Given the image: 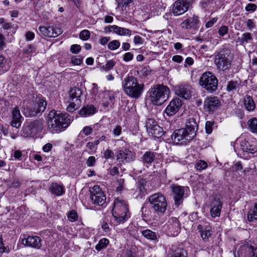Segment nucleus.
Wrapping results in <instances>:
<instances>
[{
  "mask_svg": "<svg viewBox=\"0 0 257 257\" xmlns=\"http://www.w3.org/2000/svg\"><path fill=\"white\" fill-rule=\"evenodd\" d=\"M257 6L254 4H248L245 8V10L247 12H253L256 9Z\"/></svg>",
  "mask_w": 257,
  "mask_h": 257,
  "instance_id": "nucleus-62",
  "label": "nucleus"
},
{
  "mask_svg": "<svg viewBox=\"0 0 257 257\" xmlns=\"http://www.w3.org/2000/svg\"><path fill=\"white\" fill-rule=\"evenodd\" d=\"M82 91L80 88L78 87H73L70 91L69 99L73 101L81 100L80 97L82 95Z\"/></svg>",
  "mask_w": 257,
  "mask_h": 257,
  "instance_id": "nucleus-32",
  "label": "nucleus"
},
{
  "mask_svg": "<svg viewBox=\"0 0 257 257\" xmlns=\"http://www.w3.org/2000/svg\"><path fill=\"white\" fill-rule=\"evenodd\" d=\"M180 26L182 29H189L192 27L191 26L190 22L188 21V19L184 21L181 24Z\"/></svg>",
  "mask_w": 257,
  "mask_h": 257,
  "instance_id": "nucleus-60",
  "label": "nucleus"
},
{
  "mask_svg": "<svg viewBox=\"0 0 257 257\" xmlns=\"http://www.w3.org/2000/svg\"><path fill=\"white\" fill-rule=\"evenodd\" d=\"M175 93L181 97L187 99L191 96V86L188 84H181L175 86Z\"/></svg>",
  "mask_w": 257,
  "mask_h": 257,
  "instance_id": "nucleus-18",
  "label": "nucleus"
},
{
  "mask_svg": "<svg viewBox=\"0 0 257 257\" xmlns=\"http://www.w3.org/2000/svg\"><path fill=\"white\" fill-rule=\"evenodd\" d=\"M158 123L155 120L152 118H148L146 122V127L148 132L152 129Z\"/></svg>",
  "mask_w": 257,
  "mask_h": 257,
  "instance_id": "nucleus-44",
  "label": "nucleus"
},
{
  "mask_svg": "<svg viewBox=\"0 0 257 257\" xmlns=\"http://www.w3.org/2000/svg\"><path fill=\"white\" fill-rule=\"evenodd\" d=\"M67 217L71 222H74L78 219L77 212L74 210H72L68 213Z\"/></svg>",
  "mask_w": 257,
  "mask_h": 257,
  "instance_id": "nucleus-49",
  "label": "nucleus"
},
{
  "mask_svg": "<svg viewBox=\"0 0 257 257\" xmlns=\"http://www.w3.org/2000/svg\"><path fill=\"white\" fill-rule=\"evenodd\" d=\"M180 230L181 225L178 219L173 217L169 218L166 224V232L167 235L170 236H177Z\"/></svg>",
  "mask_w": 257,
  "mask_h": 257,
  "instance_id": "nucleus-13",
  "label": "nucleus"
},
{
  "mask_svg": "<svg viewBox=\"0 0 257 257\" xmlns=\"http://www.w3.org/2000/svg\"><path fill=\"white\" fill-rule=\"evenodd\" d=\"M23 244L36 248H39L41 246V239L37 236H27L23 235L20 237Z\"/></svg>",
  "mask_w": 257,
  "mask_h": 257,
  "instance_id": "nucleus-17",
  "label": "nucleus"
},
{
  "mask_svg": "<svg viewBox=\"0 0 257 257\" xmlns=\"http://www.w3.org/2000/svg\"><path fill=\"white\" fill-rule=\"evenodd\" d=\"M113 156V152L109 149H106L103 153V157L106 159L112 158Z\"/></svg>",
  "mask_w": 257,
  "mask_h": 257,
  "instance_id": "nucleus-59",
  "label": "nucleus"
},
{
  "mask_svg": "<svg viewBox=\"0 0 257 257\" xmlns=\"http://www.w3.org/2000/svg\"><path fill=\"white\" fill-rule=\"evenodd\" d=\"M68 102L69 103V105L67 107V110L69 112H73L76 109H77L79 107L81 101V100H75L73 101L70 99H68Z\"/></svg>",
  "mask_w": 257,
  "mask_h": 257,
  "instance_id": "nucleus-36",
  "label": "nucleus"
},
{
  "mask_svg": "<svg viewBox=\"0 0 257 257\" xmlns=\"http://www.w3.org/2000/svg\"><path fill=\"white\" fill-rule=\"evenodd\" d=\"M39 30L41 35L49 38L57 37L63 32L61 28L51 25L40 26Z\"/></svg>",
  "mask_w": 257,
  "mask_h": 257,
  "instance_id": "nucleus-15",
  "label": "nucleus"
},
{
  "mask_svg": "<svg viewBox=\"0 0 257 257\" xmlns=\"http://www.w3.org/2000/svg\"><path fill=\"white\" fill-rule=\"evenodd\" d=\"M228 32V28L226 26H222L218 29V34L221 37L224 36Z\"/></svg>",
  "mask_w": 257,
  "mask_h": 257,
  "instance_id": "nucleus-50",
  "label": "nucleus"
},
{
  "mask_svg": "<svg viewBox=\"0 0 257 257\" xmlns=\"http://www.w3.org/2000/svg\"><path fill=\"white\" fill-rule=\"evenodd\" d=\"M48 127L51 132H58L67 128L70 119L67 113H61L59 111H50L46 119Z\"/></svg>",
  "mask_w": 257,
  "mask_h": 257,
  "instance_id": "nucleus-1",
  "label": "nucleus"
},
{
  "mask_svg": "<svg viewBox=\"0 0 257 257\" xmlns=\"http://www.w3.org/2000/svg\"><path fill=\"white\" fill-rule=\"evenodd\" d=\"M250 131L254 133H257V118L253 117L249 119L247 123Z\"/></svg>",
  "mask_w": 257,
  "mask_h": 257,
  "instance_id": "nucleus-38",
  "label": "nucleus"
},
{
  "mask_svg": "<svg viewBox=\"0 0 257 257\" xmlns=\"http://www.w3.org/2000/svg\"><path fill=\"white\" fill-rule=\"evenodd\" d=\"M148 133L152 134L154 137L160 138L162 136L163 131L162 128L157 124L148 132Z\"/></svg>",
  "mask_w": 257,
  "mask_h": 257,
  "instance_id": "nucleus-37",
  "label": "nucleus"
},
{
  "mask_svg": "<svg viewBox=\"0 0 257 257\" xmlns=\"http://www.w3.org/2000/svg\"><path fill=\"white\" fill-rule=\"evenodd\" d=\"M142 234L148 239L156 240L158 239V235L157 233L150 229L143 230L142 231Z\"/></svg>",
  "mask_w": 257,
  "mask_h": 257,
  "instance_id": "nucleus-35",
  "label": "nucleus"
},
{
  "mask_svg": "<svg viewBox=\"0 0 257 257\" xmlns=\"http://www.w3.org/2000/svg\"><path fill=\"white\" fill-rule=\"evenodd\" d=\"M194 132L189 133L184 128L176 130L172 136V139L176 144H186L194 139Z\"/></svg>",
  "mask_w": 257,
  "mask_h": 257,
  "instance_id": "nucleus-10",
  "label": "nucleus"
},
{
  "mask_svg": "<svg viewBox=\"0 0 257 257\" xmlns=\"http://www.w3.org/2000/svg\"><path fill=\"white\" fill-rule=\"evenodd\" d=\"M124 182L123 179L120 178L117 179L115 188L116 192H120L123 189Z\"/></svg>",
  "mask_w": 257,
  "mask_h": 257,
  "instance_id": "nucleus-47",
  "label": "nucleus"
},
{
  "mask_svg": "<svg viewBox=\"0 0 257 257\" xmlns=\"http://www.w3.org/2000/svg\"><path fill=\"white\" fill-rule=\"evenodd\" d=\"M239 143V149L243 152L254 154L257 152V146L250 144L245 139H240L238 140Z\"/></svg>",
  "mask_w": 257,
  "mask_h": 257,
  "instance_id": "nucleus-22",
  "label": "nucleus"
},
{
  "mask_svg": "<svg viewBox=\"0 0 257 257\" xmlns=\"http://www.w3.org/2000/svg\"><path fill=\"white\" fill-rule=\"evenodd\" d=\"M49 190L52 194L57 196L62 195L65 192L63 185L57 183H52Z\"/></svg>",
  "mask_w": 257,
  "mask_h": 257,
  "instance_id": "nucleus-25",
  "label": "nucleus"
},
{
  "mask_svg": "<svg viewBox=\"0 0 257 257\" xmlns=\"http://www.w3.org/2000/svg\"><path fill=\"white\" fill-rule=\"evenodd\" d=\"M116 2L117 4L118 8L125 10V8L129 7L130 5L132 3V0H116Z\"/></svg>",
  "mask_w": 257,
  "mask_h": 257,
  "instance_id": "nucleus-41",
  "label": "nucleus"
},
{
  "mask_svg": "<svg viewBox=\"0 0 257 257\" xmlns=\"http://www.w3.org/2000/svg\"><path fill=\"white\" fill-rule=\"evenodd\" d=\"M197 126L198 125L195 119L193 117H191L187 120L186 124V127L184 128L189 133H191V131L193 133V131L194 136L195 137L196 132L197 130Z\"/></svg>",
  "mask_w": 257,
  "mask_h": 257,
  "instance_id": "nucleus-30",
  "label": "nucleus"
},
{
  "mask_svg": "<svg viewBox=\"0 0 257 257\" xmlns=\"http://www.w3.org/2000/svg\"><path fill=\"white\" fill-rule=\"evenodd\" d=\"M86 165L88 167L94 166L96 164V159L94 156H90L86 161Z\"/></svg>",
  "mask_w": 257,
  "mask_h": 257,
  "instance_id": "nucleus-54",
  "label": "nucleus"
},
{
  "mask_svg": "<svg viewBox=\"0 0 257 257\" xmlns=\"http://www.w3.org/2000/svg\"><path fill=\"white\" fill-rule=\"evenodd\" d=\"M239 83L237 81L231 80L228 82L226 90L228 92H232L235 90L239 86Z\"/></svg>",
  "mask_w": 257,
  "mask_h": 257,
  "instance_id": "nucleus-40",
  "label": "nucleus"
},
{
  "mask_svg": "<svg viewBox=\"0 0 257 257\" xmlns=\"http://www.w3.org/2000/svg\"><path fill=\"white\" fill-rule=\"evenodd\" d=\"M121 133V127L119 125H117L112 130V134L114 137H118Z\"/></svg>",
  "mask_w": 257,
  "mask_h": 257,
  "instance_id": "nucleus-55",
  "label": "nucleus"
},
{
  "mask_svg": "<svg viewBox=\"0 0 257 257\" xmlns=\"http://www.w3.org/2000/svg\"><path fill=\"white\" fill-rule=\"evenodd\" d=\"M46 101L43 99H40L36 103L33 108H26L24 113L26 117H32L36 116L38 113L43 112L46 107Z\"/></svg>",
  "mask_w": 257,
  "mask_h": 257,
  "instance_id": "nucleus-14",
  "label": "nucleus"
},
{
  "mask_svg": "<svg viewBox=\"0 0 257 257\" xmlns=\"http://www.w3.org/2000/svg\"><path fill=\"white\" fill-rule=\"evenodd\" d=\"M171 188L173 193L175 204L176 205L179 206L183 202L185 191V189H187V187L177 185H172Z\"/></svg>",
  "mask_w": 257,
  "mask_h": 257,
  "instance_id": "nucleus-16",
  "label": "nucleus"
},
{
  "mask_svg": "<svg viewBox=\"0 0 257 257\" xmlns=\"http://www.w3.org/2000/svg\"><path fill=\"white\" fill-rule=\"evenodd\" d=\"M214 124L213 121H207L205 124L206 132L207 134H210L212 131V126Z\"/></svg>",
  "mask_w": 257,
  "mask_h": 257,
  "instance_id": "nucleus-57",
  "label": "nucleus"
},
{
  "mask_svg": "<svg viewBox=\"0 0 257 257\" xmlns=\"http://www.w3.org/2000/svg\"><path fill=\"white\" fill-rule=\"evenodd\" d=\"M122 86L124 93L134 98L140 97L144 89V84L139 83L137 79L133 76L125 77L122 82Z\"/></svg>",
  "mask_w": 257,
  "mask_h": 257,
  "instance_id": "nucleus-2",
  "label": "nucleus"
},
{
  "mask_svg": "<svg viewBox=\"0 0 257 257\" xmlns=\"http://www.w3.org/2000/svg\"><path fill=\"white\" fill-rule=\"evenodd\" d=\"M199 84L207 91L211 93L217 88L218 79L211 72H205L200 78Z\"/></svg>",
  "mask_w": 257,
  "mask_h": 257,
  "instance_id": "nucleus-6",
  "label": "nucleus"
},
{
  "mask_svg": "<svg viewBox=\"0 0 257 257\" xmlns=\"http://www.w3.org/2000/svg\"><path fill=\"white\" fill-rule=\"evenodd\" d=\"M115 156L116 161L121 164L133 162L136 158L135 152L126 148L118 151L115 153Z\"/></svg>",
  "mask_w": 257,
  "mask_h": 257,
  "instance_id": "nucleus-11",
  "label": "nucleus"
},
{
  "mask_svg": "<svg viewBox=\"0 0 257 257\" xmlns=\"http://www.w3.org/2000/svg\"><path fill=\"white\" fill-rule=\"evenodd\" d=\"M114 28V33L120 36H128L131 35L132 31L125 28H122L115 25L113 27Z\"/></svg>",
  "mask_w": 257,
  "mask_h": 257,
  "instance_id": "nucleus-33",
  "label": "nucleus"
},
{
  "mask_svg": "<svg viewBox=\"0 0 257 257\" xmlns=\"http://www.w3.org/2000/svg\"><path fill=\"white\" fill-rule=\"evenodd\" d=\"M126 257H138L135 249L131 248L126 252Z\"/></svg>",
  "mask_w": 257,
  "mask_h": 257,
  "instance_id": "nucleus-61",
  "label": "nucleus"
},
{
  "mask_svg": "<svg viewBox=\"0 0 257 257\" xmlns=\"http://www.w3.org/2000/svg\"><path fill=\"white\" fill-rule=\"evenodd\" d=\"M90 36V33L87 30H84L80 32L79 34V38L80 39L86 41L88 40Z\"/></svg>",
  "mask_w": 257,
  "mask_h": 257,
  "instance_id": "nucleus-48",
  "label": "nucleus"
},
{
  "mask_svg": "<svg viewBox=\"0 0 257 257\" xmlns=\"http://www.w3.org/2000/svg\"><path fill=\"white\" fill-rule=\"evenodd\" d=\"M115 65V62L112 60L108 61L106 63L101 67V70L104 71H108L111 70Z\"/></svg>",
  "mask_w": 257,
  "mask_h": 257,
  "instance_id": "nucleus-42",
  "label": "nucleus"
},
{
  "mask_svg": "<svg viewBox=\"0 0 257 257\" xmlns=\"http://www.w3.org/2000/svg\"><path fill=\"white\" fill-rule=\"evenodd\" d=\"M220 102L217 97L207 98L204 102V108L208 111H213L220 105Z\"/></svg>",
  "mask_w": 257,
  "mask_h": 257,
  "instance_id": "nucleus-21",
  "label": "nucleus"
},
{
  "mask_svg": "<svg viewBox=\"0 0 257 257\" xmlns=\"http://www.w3.org/2000/svg\"><path fill=\"white\" fill-rule=\"evenodd\" d=\"M207 163L204 160H201L197 161L195 165V168L198 171L204 170L207 168Z\"/></svg>",
  "mask_w": 257,
  "mask_h": 257,
  "instance_id": "nucleus-43",
  "label": "nucleus"
},
{
  "mask_svg": "<svg viewBox=\"0 0 257 257\" xmlns=\"http://www.w3.org/2000/svg\"><path fill=\"white\" fill-rule=\"evenodd\" d=\"M231 62L232 57L227 50H221L215 56L214 64L219 70L229 69Z\"/></svg>",
  "mask_w": 257,
  "mask_h": 257,
  "instance_id": "nucleus-7",
  "label": "nucleus"
},
{
  "mask_svg": "<svg viewBox=\"0 0 257 257\" xmlns=\"http://www.w3.org/2000/svg\"><path fill=\"white\" fill-rule=\"evenodd\" d=\"M232 170L235 172H238L243 169V166L240 162H236L232 167Z\"/></svg>",
  "mask_w": 257,
  "mask_h": 257,
  "instance_id": "nucleus-58",
  "label": "nucleus"
},
{
  "mask_svg": "<svg viewBox=\"0 0 257 257\" xmlns=\"http://www.w3.org/2000/svg\"><path fill=\"white\" fill-rule=\"evenodd\" d=\"M235 257H257V248L248 243L236 245Z\"/></svg>",
  "mask_w": 257,
  "mask_h": 257,
  "instance_id": "nucleus-8",
  "label": "nucleus"
},
{
  "mask_svg": "<svg viewBox=\"0 0 257 257\" xmlns=\"http://www.w3.org/2000/svg\"><path fill=\"white\" fill-rule=\"evenodd\" d=\"M182 104V101L179 98L173 99L165 109V112L167 115L172 116L175 114L178 111Z\"/></svg>",
  "mask_w": 257,
  "mask_h": 257,
  "instance_id": "nucleus-20",
  "label": "nucleus"
},
{
  "mask_svg": "<svg viewBox=\"0 0 257 257\" xmlns=\"http://www.w3.org/2000/svg\"><path fill=\"white\" fill-rule=\"evenodd\" d=\"M170 89L164 85H156L151 88L150 96L152 102L155 105H160L164 103L169 97Z\"/></svg>",
  "mask_w": 257,
  "mask_h": 257,
  "instance_id": "nucleus-4",
  "label": "nucleus"
},
{
  "mask_svg": "<svg viewBox=\"0 0 257 257\" xmlns=\"http://www.w3.org/2000/svg\"><path fill=\"white\" fill-rule=\"evenodd\" d=\"M23 117L18 107L13 108L12 112L11 125L17 128H19L22 122Z\"/></svg>",
  "mask_w": 257,
  "mask_h": 257,
  "instance_id": "nucleus-23",
  "label": "nucleus"
},
{
  "mask_svg": "<svg viewBox=\"0 0 257 257\" xmlns=\"http://www.w3.org/2000/svg\"><path fill=\"white\" fill-rule=\"evenodd\" d=\"M109 243V240L106 238H103L101 239L97 244L95 246V249L98 250L100 251L105 248L106 247L107 245Z\"/></svg>",
  "mask_w": 257,
  "mask_h": 257,
  "instance_id": "nucleus-39",
  "label": "nucleus"
},
{
  "mask_svg": "<svg viewBox=\"0 0 257 257\" xmlns=\"http://www.w3.org/2000/svg\"><path fill=\"white\" fill-rule=\"evenodd\" d=\"M188 20L189 22H190L191 26H192V27H196L199 22L198 18L197 16H193V17L189 18Z\"/></svg>",
  "mask_w": 257,
  "mask_h": 257,
  "instance_id": "nucleus-52",
  "label": "nucleus"
},
{
  "mask_svg": "<svg viewBox=\"0 0 257 257\" xmlns=\"http://www.w3.org/2000/svg\"><path fill=\"white\" fill-rule=\"evenodd\" d=\"M222 204L221 202L218 200H214L212 202V208L210 210L211 215L213 217L219 216Z\"/></svg>",
  "mask_w": 257,
  "mask_h": 257,
  "instance_id": "nucleus-28",
  "label": "nucleus"
},
{
  "mask_svg": "<svg viewBox=\"0 0 257 257\" xmlns=\"http://www.w3.org/2000/svg\"><path fill=\"white\" fill-rule=\"evenodd\" d=\"M197 229L201 233V236L203 240L205 241H209V238L211 236V227L206 226L204 227L202 225L199 224L197 226Z\"/></svg>",
  "mask_w": 257,
  "mask_h": 257,
  "instance_id": "nucleus-26",
  "label": "nucleus"
},
{
  "mask_svg": "<svg viewBox=\"0 0 257 257\" xmlns=\"http://www.w3.org/2000/svg\"><path fill=\"white\" fill-rule=\"evenodd\" d=\"M247 218L250 222L257 219V203H255L253 207L248 211Z\"/></svg>",
  "mask_w": 257,
  "mask_h": 257,
  "instance_id": "nucleus-34",
  "label": "nucleus"
},
{
  "mask_svg": "<svg viewBox=\"0 0 257 257\" xmlns=\"http://www.w3.org/2000/svg\"><path fill=\"white\" fill-rule=\"evenodd\" d=\"M157 153L153 151H147L141 157L143 165L147 167L150 166L156 159Z\"/></svg>",
  "mask_w": 257,
  "mask_h": 257,
  "instance_id": "nucleus-24",
  "label": "nucleus"
},
{
  "mask_svg": "<svg viewBox=\"0 0 257 257\" xmlns=\"http://www.w3.org/2000/svg\"><path fill=\"white\" fill-rule=\"evenodd\" d=\"M148 201L151 208L158 214H163L167 209V202L165 196L161 193H155L149 197Z\"/></svg>",
  "mask_w": 257,
  "mask_h": 257,
  "instance_id": "nucleus-5",
  "label": "nucleus"
},
{
  "mask_svg": "<svg viewBox=\"0 0 257 257\" xmlns=\"http://www.w3.org/2000/svg\"><path fill=\"white\" fill-rule=\"evenodd\" d=\"M189 7L187 3L183 0H177L173 5L172 12L174 16H179L187 12Z\"/></svg>",
  "mask_w": 257,
  "mask_h": 257,
  "instance_id": "nucleus-19",
  "label": "nucleus"
},
{
  "mask_svg": "<svg viewBox=\"0 0 257 257\" xmlns=\"http://www.w3.org/2000/svg\"><path fill=\"white\" fill-rule=\"evenodd\" d=\"M82 62V58H77L75 56L72 57L71 60V63L75 65H80Z\"/></svg>",
  "mask_w": 257,
  "mask_h": 257,
  "instance_id": "nucleus-56",
  "label": "nucleus"
},
{
  "mask_svg": "<svg viewBox=\"0 0 257 257\" xmlns=\"http://www.w3.org/2000/svg\"><path fill=\"white\" fill-rule=\"evenodd\" d=\"M43 120L42 119H37L25 123L22 130V136L28 137L41 131L43 128Z\"/></svg>",
  "mask_w": 257,
  "mask_h": 257,
  "instance_id": "nucleus-9",
  "label": "nucleus"
},
{
  "mask_svg": "<svg viewBox=\"0 0 257 257\" xmlns=\"http://www.w3.org/2000/svg\"><path fill=\"white\" fill-rule=\"evenodd\" d=\"M105 95L108 97L110 103L113 104L114 103V100L115 98L114 93L110 91H107L106 92Z\"/></svg>",
  "mask_w": 257,
  "mask_h": 257,
  "instance_id": "nucleus-64",
  "label": "nucleus"
},
{
  "mask_svg": "<svg viewBox=\"0 0 257 257\" xmlns=\"http://www.w3.org/2000/svg\"><path fill=\"white\" fill-rule=\"evenodd\" d=\"M251 39L252 38L250 33H245L242 35L240 41L242 44H243L244 42L247 43L248 41L251 40Z\"/></svg>",
  "mask_w": 257,
  "mask_h": 257,
  "instance_id": "nucleus-51",
  "label": "nucleus"
},
{
  "mask_svg": "<svg viewBox=\"0 0 257 257\" xmlns=\"http://www.w3.org/2000/svg\"><path fill=\"white\" fill-rule=\"evenodd\" d=\"M134 55L131 52H127L124 54L123 57V61L127 62L132 60L133 59Z\"/></svg>",
  "mask_w": 257,
  "mask_h": 257,
  "instance_id": "nucleus-63",
  "label": "nucleus"
},
{
  "mask_svg": "<svg viewBox=\"0 0 257 257\" xmlns=\"http://www.w3.org/2000/svg\"><path fill=\"white\" fill-rule=\"evenodd\" d=\"M168 255L170 257H187V252L182 248H171Z\"/></svg>",
  "mask_w": 257,
  "mask_h": 257,
  "instance_id": "nucleus-29",
  "label": "nucleus"
},
{
  "mask_svg": "<svg viewBox=\"0 0 257 257\" xmlns=\"http://www.w3.org/2000/svg\"><path fill=\"white\" fill-rule=\"evenodd\" d=\"M120 43L118 40H113L108 44V48L111 50H115L118 48Z\"/></svg>",
  "mask_w": 257,
  "mask_h": 257,
  "instance_id": "nucleus-46",
  "label": "nucleus"
},
{
  "mask_svg": "<svg viewBox=\"0 0 257 257\" xmlns=\"http://www.w3.org/2000/svg\"><path fill=\"white\" fill-rule=\"evenodd\" d=\"M243 103L246 109L249 111H253L255 108V103L251 96L246 95L245 96Z\"/></svg>",
  "mask_w": 257,
  "mask_h": 257,
  "instance_id": "nucleus-31",
  "label": "nucleus"
},
{
  "mask_svg": "<svg viewBox=\"0 0 257 257\" xmlns=\"http://www.w3.org/2000/svg\"><path fill=\"white\" fill-rule=\"evenodd\" d=\"M81 46L78 44H74L71 46L70 51L71 53L77 54L81 50Z\"/></svg>",
  "mask_w": 257,
  "mask_h": 257,
  "instance_id": "nucleus-53",
  "label": "nucleus"
},
{
  "mask_svg": "<svg viewBox=\"0 0 257 257\" xmlns=\"http://www.w3.org/2000/svg\"><path fill=\"white\" fill-rule=\"evenodd\" d=\"M146 182L145 180L142 179L138 182V188L142 195H145L147 190L146 188Z\"/></svg>",
  "mask_w": 257,
  "mask_h": 257,
  "instance_id": "nucleus-45",
  "label": "nucleus"
},
{
  "mask_svg": "<svg viewBox=\"0 0 257 257\" xmlns=\"http://www.w3.org/2000/svg\"><path fill=\"white\" fill-rule=\"evenodd\" d=\"M112 215L118 223H123L130 217L128 205L126 201L117 198L113 202Z\"/></svg>",
  "mask_w": 257,
  "mask_h": 257,
  "instance_id": "nucleus-3",
  "label": "nucleus"
},
{
  "mask_svg": "<svg viewBox=\"0 0 257 257\" xmlns=\"http://www.w3.org/2000/svg\"><path fill=\"white\" fill-rule=\"evenodd\" d=\"M90 191V198L94 204L101 206L105 202L106 197L99 186H94Z\"/></svg>",
  "mask_w": 257,
  "mask_h": 257,
  "instance_id": "nucleus-12",
  "label": "nucleus"
},
{
  "mask_svg": "<svg viewBox=\"0 0 257 257\" xmlns=\"http://www.w3.org/2000/svg\"><path fill=\"white\" fill-rule=\"evenodd\" d=\"M97 111V109L94 105H87L79 110V114L84 117H88L94 114Z\"/></svg>",
  "mask_w": 257,
  "mask_h": 257,
  "instance_id": "nucleus-27",
  "label": "nucleus"
}]
</instances>
